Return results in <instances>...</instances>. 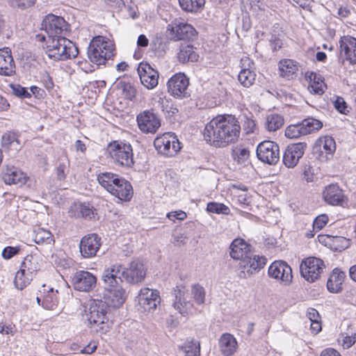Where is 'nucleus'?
I'll use <instances>...</instances> for the list:
<instances>
[{
	"mask_svg": "<svg viewBox=\"0 0 356 356\" xmlns=\"http://www.w3.org/2000/svg\"><path fill=\"white\" fill-rule=\"evenodd\" d=\"M117 87L127 99L132 101L136 97L137 91L131 83L120 81L118 83Z\"/></svg>",
	"mask_w": 356,
	"mask_h": 356,
	"instance_id": "40",
	"label": "nucleus"
},
{
	"mask_svg": "<svg viewBox=\"0 0 356 356\" xmlns=\"http://www.w3.org/2000/svg\"><path fill=\"white\" fill-rule=\"evenodd\" d=\"M138 299V310L141 312H154L161 302L159 292L149 288L141 289Z\"/></svg>",
	"mask_w": 356,
	"mask_h": 356,
	"instance_id": "10",
	"label": "nucleus"
},
{
	"mask_svg": "<svg viewBox=\"0 0 356 356\" xmlns=\"http://www.w3.org/2000/svg\"><path fill=\"white\" fill-rule=\"evenodd\" d=\"M325 88V84L321 77H317L316 74H314V82L309 87L310 91L317 95H321L324 92Z\"/></svg>",
	"mask_w": 356,
	"mask_h": 356,
	"instance_id": "51",
	"label": "nucleus"
},
{
	"mask_svg": "<svg viewBox=\"0 0 356 356\" xmlns=\"http://www.w3.org/2000/svg\"><path fill=\"white\" fill-rule=\"evenodd\" d=\"M107 150L115 163L126 168L133 166V149L130 144L114 141L108 145Z\"/></svg>",
	"mask_w": 356,
	"mask_h": 356,
	"instance_id": "5",
	"label": "nucleus"
},
{
	"mask_svg": "<svg viewBox=\"0 0 356 356\" xmlns=\"http://www.w3.org/2000/svg\"><path fill=\"white\" fill-rule=\"evenodd\" d=\"M106 3L111 7L116 9H121L126 6L127 0H105Z\"/></svg>",
	"mask_w": 356,
	"mask_h": 356,
	"instance_id": "61",
	"label": "nucleus"
},
{
	"mask_svg": "<svg viewBox=\"0 0 356 356\" xmlns=\"http://www.w3.org/2000/svg\"><path fill=\"white\" fill-rule=\"evenodd\" d=\"M345 277L346 273L344 272L338 268H334L327 282L328 291L332 293H338L341 291Z\"/></svg>",
	"mask_w": 356,
	"mask_h": 356,
	"instance_id": "33",
	"label": "nucleus"
},
{
	"mask_svg": "<svg viewBox=\"0 0 356 356\" xmlns=\"http://www.w3.org/2000/svg\"><path fill=\"white\" fill-rule=\"evenodd\" d=\"M49 34L41 40H46V52L55 60H65L75 58L79 50L76 44L62 35L68 29V24L61 17L51 15L47 19L45 28Z\"/></svg>",
	"mask_w": 356,
	"mask_h": 356,
	"instance_id": "1",
	"label": "nucleus"
},
{
	"mask_svg": "<svg viewBox=\"0 0 356 356\" xmlns=\"http://www.w3.org/2000/svg\"><path fill=\"white\" fill-rule=\"evenodd\" d=\"M219 349L223 356H232L238 350V342L234 335L222 334L218 341Z\"/></svg>",
	"mask_w": 356,
	"mask_h": 356,
	"instance_id": "25",
	"label": "nucleus"
},
{
	"mask_svg": "<svg viewBox=\"0 0 356 356\" xmlns=\"http://www.w3.org/2000/svg\"><path fill=\"white\" fill-rule=\"evenodd\" d=\"M147 273V268L140 259H134L126 268H122V276L130 284L142 282Z\"/></svg>",
	"mask_w": 356,
	"mask_h": 356,
	"instance_id": "12",
	"label": "nucleus"
},
{
	"mask_svg": "<svg viewBox=\"0 0 356 356\" xmlns=\"http://www.w3.org/2000/svg\"><path fill=\"white\" fill-rule=\"evenodd\" d=\"M299 67V63L294 60L282 59L278 63L279 74L286 79H292L296 76Z\"/></svg>",
	"mask_w": 356,
	"mask_h": 356,
	"instance_id": "27",
	"label": "nucleus"
},
{
	"mask_svg": "<svg viewBox=\"0 0 356 356\" xmlns=\"http://www.w3.org/2000/svg\"><path fill=\"white\" fill-rule=\"evenodd\" d=\"M13 7L26 8L34 3V0H8Z\"/></svg>",
	"mask_w": 356,
	"mask_h": 356,
	"instance_id": "57",
	"label": "nucleus"
},
{
	"mask_svg": "<svg viewBox=\"0 0 356 356\" xmlns=\"http://www.w3.org/2000/svg\"><path fill=\"white\" fill-rule=\"evenodd\" d=\"M114 44L112 41L103 36L95 37L90 42L88 56L90 60L97 65L104 64L106 60L114 55Z\"/></svg>",
	"mask_w": 356,
	"mask_h": 356,
	"instance_id": "4",
	"label": "nucleus"
},
{
	"mask_svg": "<svg viewBox=\"0 0 356 356\" xmlns=\"http://www.w3.org/2000/svg\"><path fill=\"white\" fill-rule=\"evenodd\" d=\"M120 275L122 265L115 264L106 268L102 275L104 299L113 307H120L125 300V291L120 285L122 282Z\"/></svg>",
	"mask_w": 356,
	"mask_h": 356,
	"instance_id": "3",
	"label": "nucleus"
},
{
	"mask_svg": "<svg viewBox=\"0 0 356 356\" xmlns=\"http://www.w3.org/2000/svg\"><path fill=\"white\" fill-rule=\"evenodd\" d=\"M307 316L311 321H315L321 319V316L316 309L314 308H309L307 312Z\"/></svg>",
	"mask_w": 356,
	"mask_h": 356,
	"instance_id": "62",
	"label": "nucleus"
},
{
	"mask_svg": "<svg viewBox=\"0 0 356 356\" xmlns=\"http://www.w3.org/2000/svg\"><path fill=\"white\" fill-rule=\"evenodd\" d=\"M33 240L38 245L51 244L53 241V236L49 231L42 228H38L35 231Z\"/></svg>",
	"mask_w": 356,
	"mask_h": 356,
	"instance_id": "44",
	"label": "nucleus"
},
{
	"mask_svg": "<svg viewBox=\"0 0 356 356\" xmlns=\"http://www.w3.org/2000/svg\"><path fill=\"white\" fill-rule=\"evenodd\" d=\"M167 217L172 220L175 219L183 220L186 218V213L183 211H172L167 214Z\"/></svg>",
	"mask_w": 356,
	"mask_h": 356,
	"instance_id": "59",
	"label": "nucleus"
},
{
	"mask_svg": "<svg viewBox=\"0 0 356 356\" xmlns=\"http://www.w3.org/2000/svg\"><path fill=\"white\" fill-rule=\"evenodd\" d=\"M154 145L160 154L166 156L175 155L181 149L179 140L172 133H165L156 137L154 141Z\"/></svg>",
	"mask_w": 356,
	"mask_h": 356,
	"instance_id": "7",
	"label": "nucleus"
},
{
	"mask_svg": "<svg viewBox=\"0 0 356 356\" xmlns=\"http://www.w3.org/2000/svg\"><path fill=\"white\" fill-rule=\"evenodd\" d=\"M109 193L120 200L129 201L133 196L134 191L131 184L122 177L113 190L110 191Z\"/></svg>",
	"mask_w": 356,
	"mask_h": 356,
	"instance_id": "29",
	"label": "nucleus"
},
{
	"mask_svg": "<svg viewBox=\"0 0 356 356\" xmlns=\"http://www.w3.org/2000/svg\"><path fill=\"white\" fill-rule=\"evenodd\" d=\"M243 118V127L246 134L254 133L257 129L254 120L248 116H244Z\"/></svg>",
	"mask_w": 356,
	"mask_h": 356,
	"instance_id": "53",
	"label": "nucleus"
},
{
	"mask_svg": "<svg viewBox=\"0 0 356 356\" xmlns=\"http://www.w3.org/2000/svg\"><path fill=\"white\" fill-rule=\"evenodd\" d=\"M318 241L325 245H330V242L347 243V241L344 237L341 236H332L329 235H319L318 236Z\"/></svg>",
	"mask_w": 356,
	"mask_h": 356,
	"instance_id": "52",
	"label": "nucleus"
},
{
	"mask_svg": "<svg viewBox=\"0 0 356 356\" xmlns=\"http://www.w3.org/2000/svg\"><path fill=\"white\" fill-rule=\"evenodd\" d=\"M257 156L261 161L270 165H275L280 160V147L273 141L264 140L258 145Z\"/></svg>",
	"mask_w": 356,
	"mask_h": 356,
	"instance_id": "9",
	"label": "nucleus"
},
{
	"mask_svg": "<svg viewBox=\"0 0 356 356\" xmlns=\"http://www.w3.org/2000/svg\"><path fill=\"white\" fill-rule=\"evenodd\" d=\"M101 246V238L96 234L83 236L79 244L81 254L84 258H91L97 254Z\"/></svg>",
	"mask_w": 356,
	"mask_h": 356,
	"instance_id": "17",
	"label": "nucleus"
},
{
	"mask_svg": "<svg viewBox=\"0 0 356 356\" xmlns=\"http://www.w3.org/2000/svg\"><path fill=\"white\" fill-rule=\"evenodd\" d=\"M97 283V277L91 273L86 270L76 272L72 278L74 289L89 292L93 289Z\"/></svg>",
	"mask_w": 356,
	"mask_h": 356,
	"instance_id": "16",
	"label": "nucleus"
},
{
	"mask_svg": "<svg viewBox=\"0 0 356 356\" xmlns=\"http://www.w3.org/2000/svg\"><path fill=\"white\" fill-rule=\"evenodd\" d=\"M232 156L239 164L245 163L250 157V151L247 147L238 145L232 149Z\"/></svg>",
	"mask_w": 356,
	"mask_h": 356,
	"instance_id": "45",
	"label": "nucleus"
},
{
	"mask_svg": "<svg viewBox=\"0 0 356 356\" xmlns=\"http://www.w3.org/2000/svg\"><path fill=\"white\" fill-rule=\"evenodd\" d=\"M20 248L19 246H7L3 250L1 256L4 259L8 260L13 258L14 256L18 254Z\"/></svg>",
	"mask_w": 356,
	"mask_h": 356,
	"instance_id": "55",
	"label": "nucleus"
},
{
	"mask_svg": "<svg viewBox=\"0 0 356 356\" xmlns=\"http://www.w3.org/2000/svg\"><path fill=\"white\" fill-rule=\"evenodd\" d=\"M207 210L210 213L225 215H227L230 212V209L227 206L216 202H209L207 206Z\"/></svg>",
	"mask_w": 356,
	"mask_h": 356,
	"instance_id": "49",
	"label": "nucleus"
},
{
	"mask_svg": "<svg viewBox=\"0 0 356 356\" xmlns=\"http://www.w3.org/2000/svg\"><path fill=\"white\" fill-rule=\"evenodd\" d=\"M310 327L314 334L318 333L321 330V319L310 322Z\"/></svg>",
	"mask_w": 356,
	"mask_h": 356,
	"instance_id": "63",
	"label": "nucleus"
},
{
	"mask_svg": "<svg viewBox=\"0 0 356 356\" xmlns=\"http://www.w3.org/2000/svg\"><path fill=\"white\" fill-rule=\"evenodd\" d=\"M13 92L17 97L21 98H29L31 97V93L28 92L26 88L22 87L19 85L12 86Z\"/></svg>",
	"mask_w": 356,
	"mask_h": 356,
	"instance_id": "56",
	"label": "nucleus"
},
{
	"mask_svg": "<svg viewBox=\"0 0 356 356\" xmlns=\"http://www.w3.org/2000/svg\"><path fill=\"white\" fill-rule=\"evenodd\" d=\"M122 177L112 172H102L98 175L97 181L99 184L108 193L113 190V188L119 182Z\"/></svg>",
	"mask_w": 356,
	"mask_h": 356,
	"instance_id": "36",
	"label": "nucleus"
},
{
	"mask_svg": "<svg viewBox=\"0 0 356 356\" xmlns=\"http://www.w3.org/2000/svg\"><path fill=\"white\" fill-rule=\"evenodd\" d=\"M189 80L184 73L173 75L168 81V90L174 97H186L190 95L188 92Z\"/></svg>",
	"mask_w": 356,
	"mask_h": 356,
	"instance_id": "13",
	"label": "nucleus"
},
{
	"mask_svg": "<svg viewBox=\"0 0 356 356\" xmlns=\"http://www.w3.org/2000/svg\"><path fill=\"white\" fill-rule=\"evenodd\" d=\"M340 52L351 63H356V38L346 35L339 41Z\"/></svg>",
	"mask_w": 356,
	"mask_h": 356,
	"instance_id": "24",
	"label": "nucleus"
},
{
	"mask_svg": "<svg viewBox=\"0 0 356 356\" xmlns=\"http://www.w3.org/2000/svg\"><path fill=\"white\" fill-rule=\"evenodd\" d=\"M266 261L267 259L264 256L256 254L251 252L242 261H240L238 264V277L242 279L250 277L264 268Z\"/></svg>",
	"mask_w": 356,
	"mask_h": 356,
	"instance_id": "6",
	"label": "nucleus"
},
{
	"mask_svg": "<svg viewBox=\"0 0 356 356\" xmlns=\"http://www.w3.org/2000/svg\"><path fill=\"white\" fill-rule=\"evenodd\" d=\"M314 149L321 154L325 153L327 159L332 156L336 149L334 138L329 136L320 137L315 143Z\"/></svg>",
	"mask_w": 356,
	"mask_h": 356,
	"instance_id": "31",
	"label": "nucleus"
},
{
	"mask_svg": "<svg viewBox=\"0 0 356 356\" xmlns=\"http://www.w3.org/2000/svg\"><path fill=\"white\" fill-rule=\"evenodd\" d=\"M69 215L74 218L92 219L94 218V211L88 204L85 203H74L69 210Z\"/></svg>",
	"mask_w": 356,
	"mask_h": 356,
	"instance_id": "34",
	"label": "nucleus"
},
{
	"mask_svg": "<svg viewBox=\"0 0 356 356\" xmlns=\"http://www.w3.org/2000/svg\"><path fill=\"white\" fill-rule=\"evenodd\" d=\"M284 118L279 114H270L266 118V127L269 131H275L284 125Z\"/></svg>",
	"mask_w": 356,
	"mask_h": 356,
	"instance_id": "41",
	"label": "nucleus"
},
{
	"mask_svg": "<svg viewBox=\"0 0 356 356\" xmlns=\"http://www.w3.org/2000/svg\"><path fill=\"white\" fill-rule=\"evenodd\" d=\"M181 8L187 12H197L205 3L204 0H179Z\"/></svg>",
	"mask_w": 356,
	"mask_h": 356,
	"instance_id": "46",
	"label": "nucleus"
},
{
	"mask_svg": "<svg viewBox=\"0 0 356 356\" xmlns=\"http://www.w3.org/2000/svg\"><path fill=\"white\" fill-rule=\"evenodd\" d=\"M285 136L288 138L294 139L305 136L301 123L291 124L285 129Z\"/></svg>",
	"mask_w": 356,
	"mask_h": 356,
	"instance_id": "47",
	"label": "nucleus"
},
{
	"mask_svg": "<svg viewBox=\"0 0 356 356\" xmlns=\"http://www.w3.org/2000/svg\"><path fill=\"white\" fill-rule=\"evenodd\" d=\"M67 166L65 163H60L56 168V176L57 179L60 181H63L65 179V170H67Z\"/></svg>",
	"mask_w": 356,
	"mask_h": 356,
	"instance_id": "60",
	"label": "nucleus"
},
{
	"mask_svg": "<svg viewBox=\"0 0 356 356\" xmlns=\"http://www.w3.org/2000/svg\"><path fill=\"white\" fill-rule=\"evenodd\" d=\"M268 275L284 284H289L293 278L291 268L283 261H275L271 264L268 270Z\"/></svg>",
	"mask_w": 356,
	"mask_h": 356,
	"instance_id": "14",
	"label": "nucleus"
},
{
	"mask_svg": "<svg viewBox=\"0 0 356 356\" xmlns=\"http://www.w3.org/2000/svg\"><path fill=\"white\" fill-rule=\"evenodd\" d=\"M199 55L195 50L193 46L182 44L177 53V59L179 63H186L188 62H195L197 60Z\"/></svg>",
	"mask_w": 356,
	"mask_h": 356,
	"instance_id": "35",
	"label": "nucleus"
},
{
	"mask_svg": "<svg viewBox=\"0 0 356 356\" xmlns=\"http://www.w3.org/2000/svg\"><path fill=\"white\" fill-rule=\"evenodd\" d=\"M40 292L42 293V306L46 309H56L59 302L58 291L54 290L53 288L47 289L45 285H43L42 290H40Z\"/></svg>",
	"mask_w": 356,
	"mask_h": 356,
	"instance_id": "30",
	"label": "nucleus"
},
{
	"mask_svg": "<svg viewBox=\"0 0 356 356\" xmlns=\"http://www.w3.org/2000/svg\"><path fill=\"white\" fill-rule=\"evenodd\" d=\"M138 72L141 83L147 89H152L158 85L159 74L149 64H140Z\"/></svg>",
	"mask_w": 356,
	"mask_h": 356,
	"instance_id": "22",
	"label": "nucleus"
},
{
	"mask_svg": "<svg viewBox=\"0 0 356 356\" xmlns=\"http://www.w3.org/2000/svg\"><path fill=\"white\" fill-rule=\"evenodd\" d=\"M3 147L15 153L21 149V144L17 135L13 132H6L1 138Z\"/></svg>",
	"mask_w": 356,
	"mask_h": 356,
	"instance_id": "37",
	"label": "nucleus"
},
{
	"mask_svg": "<svg viewBox=\"0 0 356 356\" xmlns=\"http://www.w3.org/2000/svg\"><path fill=\"white\" fill-rule=\"evenodd\" d=\"M307 147L305 143H298L289 145L283 155V163L287 168H293L302 156Z\"/></svg>",
	"mask_w": 356,
	"mask_h": 356,
	"instance_id": "20",
	"label": "nucleus"
},
{
	"mask_svg": "<svg viewBox=\"0 0 356 356\" xmlns=\"http://www.w3.org/2000/svg\"><path fill=\"white\" fill-rule=\"evenodd\" d=\"M182 350L185 356H199L200 353V344L194 339L186 341L184 344L179 347Z\"/></svg>",
	"mask_w": 356,
	"mask_h": 356,
	"instance_id": "43",
	"label": "nucleus"
},
{
	"mask_svg": "<svg viewBox=\"0 0 356 356\" xmlns=\"http://www.w3.org/2000/svg\"><path fill=\"white\" fill-rule=\"evenodd\" d=\"M175 300L173 302L174 308L182 316H186L192 313L193 304L187 300L186 290L184 286H177L174 289Z\"/></svg>",
	"mask_w": 356,
	"mask_h": 356,
	"instance_id": "18",
	"label": "nucleus"
},
{
	"mask_svg": "<svg viewBox=\"0 0 356 356\" xmlns=\"http://www.w3.org/2000/svg\"><path fill=\"white\" fill-rule=\"evenodd\" d=\"M325 264L323 260L316 257H308L300 264L301 275L309 282L317 280L323 273Z\"/></svg>",
	"mask_w": 356,
	"mask_h": 356,
	"instance_id": "8",
	"label": "nucleus"
},
{
	"mask_svg": "<svg viewBox=\"0 0 356 356\" xmlns=\"http://www.w3.org/2000/svg\"><path fill=\"white\" fill-rule=\"evenodd\" d=\"M253 65L252 60L248 56L241 58V70L238 75V79L241 84L245 88L251 86L255 81L256 74L252 70Z\"/></svg>",
	"mask_w": 356,
	"mask_h": 356,
	"instance_id": "21",
	"label": "nucleus"
},
{
	"mask_svg": "<svg viewBox=\"0 0 356 356\" xmlns=\"http://www.w3.org/2000/svg\"><path fill=\"white\" fill-rule=\"evenodd\" d=\"M250 245L242 238L234 239L230 245V257L235 260L242 261L252 251Z\"/></svg>",
	"mask_w": 356,
	"mask_h": 356,
	"instance_id": "28",
	"label": "nucleus"
},
{
	"mask_svg": "<svg viewBox=\"0 0 356 356\" xmlns=\"http://www.w3.org/2000/svg\"><path fill=\"white\" fill-rule=\"evenodd\" d=\"M241 126L232 115H219L208 122L204 129V138L216 147H224L239 136Z\"/></svg>",
	"mask_w": 356,
	"mask_h": 356,
	"instance_id": "2",
	"label": "nucleus"
},
{
	"mask_svg": "<svg viewBox=\"0 0 356 356\" xmlns=\"http://www.w3.org/2000/svg\"><path fill=\"white\" fill-rule=\"evenodd\" d=\"M320 356H341L338 351L333 348H327L321 352Z\"/></svg>",
	"mask_w": 356,
	"mask_h": 356,
	"instance_id": "64",
	"label": "nucleus"
},
{
	"mask_svg": "<svg viewBox=\"0 0 356 356\" xmlns=\"http://www.w3.org/2000/svg\"><path fill=\"white\" fill-rule=\"evenodd\" d=\"M2 178L6 184H16L19 186L24 185L28 180L27 175L22 170L14 166L7 167Z\"/></svg>",
	"mask_w": 356,
	"mask_h": 356,
	"instance_id": "23",
	"label": "nucleus"
},
{
	"mask_svg": "<svg viewBox=\"0 0 356 356\" xmlns=\"http://www.w3.org/2000/svg\"><path fill=\"white\" fill-rule=\"evenodd\" d=\"M191 295L197 304L202 305L204 303L205 290L200 284H196L191 286Z\"/></svg>",
	"mask_w": 356,
	"mask_h": 356,
	"instance_id": "48",
	"label": "nucleus"
},
{
	"mask_svg": "<svg viewBox=\"0 0 356 356\" xmlns=\"http://www.w3.org/2000/svg\"><path fill=\"white\" fill-rule=\"evenodd\" d=\"M136 121L139 129L145 134H155L161 127L160 118L151 110L138 114Z\"/></svg>",
	"mask_w": 356,
	"mask_h": 356,
	"instance_id": "11",
	"label": "nucleus"
},
{
	"mask_svg": "<svg viewBox=\"0 0 356 356\" xmlns=\"http://www.w3.org/2000/svg\"><path fill=\"white\" fill-rule=\"evenodd\" d=\"M33 277L29 273H26L25 271L21 268L16 273L14 284L15 286L19 290L24 289L33 280Z\"/></svg>",
	"mask_w": 356,
	"mask_h": 356,
	"instance_id": "42",
	"label": "nucleus"
},
{
	"mask_svg": "<svg viewBox=\"0 0 356 356\" xmlns=\"http://www.w3.org/2000/svg\"><path fill=\"white\" fill-rule=\"evenodd\" d=\"M106 300H104V301L99 300L90 305L89 312L86 314L90 324L100 325L108 320L106 308L107 305H111L108 304Z\"/></svg>",
	"mask_w": 356,
	"mask_h": 356,
	"instance_id": "19",
	"label": "nucleus"
},
{
	"mask_svg": "<svg viewBox=\"0 0 356 356\" xmlns=\"http://www.w3.org/2000/svg\"><path fill=\"white\" fill-rule=\"evenodd\" d=\"M175 38L177 40H193L196 34L195 29L189 24L179 23L172 28Z\"/></svg>",
	"mask_w": 356,
	"mask_h": 356,
	"instance_id": "32",
	"label": "nucleus"
},
{
	"mask_svg": "<svg viewBox=\"0 0 356 356\" xmlns=\"http://www.w3.org/2000/svg\"><path fill=\"white\" fill-rule=\"evenodd\" d=\"M328 216L326 214L318 216L314 220L313 229L316 232L323 229L328 222Z\"/></svg>",
	"mask_w": 356,
	"mask_h": 356,
	"instance_id": "54",
	"label": "nucleus"
},
{
	"mask_svg": "<svg viewBox=\"0 0 356 356\" xmlns=\"http://www.w3.org/2000/svg\"><path fill=\"white\" fill-rule=\"evenodd\" d=\"M305 136L320 130L323 127V122L314 118H307L301 122Z\"/></svg>",
	"mask_w": 356,
	"mask_h": 356,
	"instance_id": "39",
	"label": "nucleus"
},
{
	"mask_svg": "<svg viewBox=\"0 0 356 356\" xmlns=\"http://www.w3.org/2000/svg\"><path fill=\"white\" fill-rule=\"evenodd\" d=\"M323 198L328 204L344 207L347 204V198L343 190L337 184H331L323 191Z\"/></svg>",
	"mask_w": 356,
	"mask_h": 356,
	"instance_id": "15",
	"label": "nucleus"
},
{
	"mask_svg": "<svg viewBox=\"0 0 356 356\" xmlns=\"http://www.w3.org/2000/svg\"><path fill=\"white\" fill-rule=\"evenodd\" d=\"M20 268L33 277L36 272L40 269L38 259L33 255H27L24 259Z\"/></svg>",
	"mask_w": 356,
	"mask_h": 356,
	"instance_id": "38",
	"label": "nucleus"
},
{
	"mask_svg": "<svg viewBox=\"0 0 356 356\" xmlns=\"http://www.w3.org/2000/svg\"><path fill=\"white\" fill-rule=\"evenodd\" d=\"M15 72V65L9 48L0 49V74L11 76Z\"/></svg>",
	"mask_w": 356,
	"mask_h": 356,
	"instance_id": "26",
	"label": "nucleus"
},
{
	"mask_svg": "<svg viewBox=\"0 0 356 356\" xmlns=\"http://www.w3.org/2000/svg\"><path fill=\"white\" fill-rule=\"evenodd\" d=\"M337 340L340 346L344 349H348L353 346L356 341V332L350 335L341 334Z\"/></svg>",
	"mask_w": 356,
	"mask_h": 356,
	"instance_id": "50",
	"label": "nucleus"
},
{
	"mask_svg": "<svg viewBox=\"0 0 356 356\" xmlns=\"http://www.w3.org/2000/svg\"><path fill=\"white\" fill-rule=\"evenodd\" d=\"M334 108L341 113H346L347 104L344 99L341 97H337L334 102Z\"/></svg>",
	"mask_w": 356,
	"mask_h": 356,
	"instance_id": "58",
	"label": "nucleus"
}]
</instances>
